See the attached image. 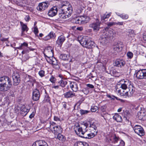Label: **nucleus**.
<instances>
[{
    "instance_id": "1",
    "label": "nucleus",
    "mask_w": 146,
    "mask_h": 146,
    "mask_svg": "<svg viewBox=\"0 0 146 146\" xmlns=\"http://www.w3.org/2000/svg\"><path fill=\"white\" fill-rule=\"evenodd\" d=\"M68 3L67 1H63L59 4L58 13V16L60 18H68L72 13V8L71 5H68Z\"/></svg>"
},
{
    "instance_id": "2",
    "label": "nucleus",
    "mask_w": 146,
    "mask_h": 146,
    "mask_svg": "<svg viewBox=\"0 0 146 146\" xmlns=\"http://www.w3.org/2000/svg\"><path fill=\"white\" fill-rule=\"evenodd\" d=\"M123 80L124 83H121L119 86L123 90L127 89V91L125 93V94L128 97H131L132 96L135 91V88L132 82L129 80Z\"/></svg>"
},
{
    "instance_id": "3",
    "label": "nucleus",
    "mask_w": 146,
    "mask_h": 146,
    "mask_svg": "<svg viewBox=\"0 0 146 146\" xmlns=\"http://www.w3.org/2000/svg\"><path fill=\"white\" fill-rule=\"evenodd\" d=\"M12 82L11 79L6 76L0 78V91H7L11 87Z\"/></svg>"
},
{
    "instance_id": "4",
    "label": "nucleus",
    "mask_w": 146,
    "mask_h": 146,
    "mask_svg": "<svg viewBox=\"0 0 146 146\" xmlns=\"http://www.w3.org/2000/svg\"><path fill=\"white\" fill-rule=\"evenodd\" d=\"M107 33H104L102 36L99 39V40L100 43L103 45L106 44L108 42V39L110 37H113V35L110 33V35L107 34Z\"/></svg>"
},
{
    "instance_id": "5",
    "label": "nucleus",
    "mask_w": 146,
    "mask_h": 146,
    "mask_svg": "<svg viewBox=\"0 0 146 146\" xmlns=\"http://www.w3.org/2000/svg\"><path fill=\"white\" fill-rule=\"evenodd\" d=\"M100 23L99 22L98 19H96V22L90 24L89 25V27L93 29V31L95 32L98 31L100 28Z\"/></svg>"
},
{
    "instance_id": "6",
    "label": "nucleus",
    "mask_w": 146,
    "mask_h": 146,
    "mask_svg": "<svg viewBox=\"0 0 146 146\" xmlns=\"http://www.w3.org/2000/svg\"><path fill=\"white\" fill-rule=\"evenodd\" d=\"M133 129L135 133L141 136L144 135V131L143 128L139 125H136L133 127Z\"/></svg>"
},
{
    "instance_id": "7",
    "label": "nucleus",
    "mask_w": 146,
    "mask_h": 146,
    "mask_svg": "<svg viewBox=\"0 0 146 146\" xmlns=\"http://www.w3.org/2000/svg\"><path fill=\"white\" fill-rule=\"evenodd\" d=\"M136 77L139 79H146V69H142L138 71L136 73Z\"/></svg>"
},
{
    "instance_id": "8",
    "label": "nucleus",
    "mask_w": 146,
    "mask_h": 146,
    "mask_svg": "<svg viewBox=\"0 0 146 146\" xmlns=\"http://www.w3.org/2000/svg\"><path fill=\"white\" fill-rule=\"evenodd\" d=\"M125 64V62L122 59H117L114 61L113 65L114 66L117 67H122Z\"/></svg>"
},
{
    "instance_id": "9",
    "label": "nucleus",
    "mask_w": 146,
    "mask_h": 146,
    "mask_svg": "<svg viewBox=\"0 0 146 146\" xmlns=\"http://www.w3.org/2000/svg\"><path fill=\"white\" fill-rule=\"evenodd\" d=\"M13 80V85L17 86L19 84L21 81L20 75L17 73H15L12 76Z\"/></svg>"
},
{
    "instance_id": "10",
    "label": "nucleus",
    "mask_w": 146,
    "mask_h": 146,
    "mask_svg": "<svg viewBox=\"0 0 146 146\" xmlns=\"http://www.w3.org/2000/svg\"><path fill=\"white\" fill-rule=\"evenodd\" d=\"M32 98L35 101L38 100L40 97V93L39 91L37 89L34 90L32 92Z\"/></svg>"
},
{
    "instance_id": "11",
    "label": "nucleus",
    "mask_w": 146,
    "mask_h": 146,
    "mask_svg": "<svg viewBox=\"0 0 146 146\" xmlns=\"http://www.w3.org/2000/svg\"><path fill=\"white\" fill-rule=\"evenodd\" d=\"M48 6V1L43 2L39 4L37 9V10L41 11L45 10Z\"/></svg>"
},
{
    "instance_id": "12",
    "label": "nucleus",
    "mask_w": 146,
    "mask_h": 146,
    "mask_svg": "<svg viewBox=\"0 0 146 146\" xmlns=\"http://www.w3.org/2000/svg\"><path fill=\"white\" fill-rule=\"evenodd\" d=\"M58 12V10L56 6H54L49 10L48 13V16L50 17H53L55 16L57 12Z\"/></svg>"
},
{
    "instance_id": "13",
    "label": "nucleus",
    "mask_w": 146,
    "mask_h": 146,
    "mask_svg": "<svg viewBox=\"0 0 146 146\" xmlns=\"http://www.w3.org/2000/svg\"><path fill=\"white\" fill-rule=\"evenodd\" d=\"M98 131H94L90 133H88L87 132L84 134L83 136H81V137L91 139L93 138L97 135Z\"/></svg>"
},
{
    "instance_id": "14",
    "label": "nucleus",
    "mask_w": 146,
    "mask_h": 146,
    "mask_svg": "<svg viewBox=\"0 0 146 146\" xmlns=\"http://www.w3.org/2000/svg\"><path fill=\"white\" fill-rule=\"evenodd\" d=\"M113 53L115 54L118 53L121 50V47L119 44L117 43H115L113 46Z\"/></svg>"
},
{
    "instance_id": "15",
    "label": "nucleus",
    "mask_w": 146,
    "mask_h": 146,
    "mask_svg": "<svg viewBox=\"0 0 146 146\" xmlns=\"http://www.w3.org/2000/svg\"><path fill=\"white\" fill-rule=\"evenodd\" d=\"M32 146H48L47 143L45 141L39 140L33 143Z\"/></svg>"
},
{
    "instance_id": "16",
    "label": "nucleus",
    "mask_w": 146,
    "mask_h": 146,
    "mask_svg": "<svg viewBox=\"0 0 146 146\" xmlns=\"http://www.w3.org/2000/svg\"><path fill=\"white\" fill-rule=\"evenodd\" d=\"M20 113L23 116H25L29 111V110L24 105L21 106L20 108Z\"/></svg>"
},
{
    "instance_id": "17",
    "label": "nucleus",
    "mask_w": 146,
    "mask_h": 146,
    "mask_svg": "<svg viewBox=\"0 0 146 146\" xmlns=\"http://www.w3.org/2000/svg\"><path fill=\"white\" fill-rule=\"evenodd\" d=\"M66 39L65 37L63 35H61L59 36L56 41V44L58 45H62Z\"/></svg>"
},
{
    "instance_id": "18",
    "label": "nucleus",
    "mask_w": 146,
    "mask_h": 146,
    "mask_svg": "<svg viewBox=\"0 0 146 146\" xmlns=\"http://www.w3.org/2000/svg\"><path fill=\"white\" fill-rule=\"evenodd\" d=\"M80 18L81 24H84L87 23L90 19V17L86 16H80Z\"/></svg>"
},
{
    "instance_id": "19",
    "label": "nucleus",
    "mask_w": 146,
    "mask_h": 146,
    "mask_svg": "<svg viewBox=\"0 0 146 146\" xmlns=\"http://www.w3.org/2000/svg\"><path fill=\"white\" fill-rule=\"evenodd\" d=\"M70 86L73 91L77 92L78 90V84L76 82H72L70 83Z\"/></svg>"
},
{
    "instance_id": "20",
    "label": "nucleus",
    "mask_w": 146,
    "mask_h": 146,
    "mask_svg": "<svg viewBox=\"0 0 146 146\" xmlns=\"http://www.w3.org/2000/svg\"><path fill=\"white\" fill-rule=\"evenodd\" d=\"M76 127L77 130L76 129L74 130L75 133L81 137V136H83L84 135L82 128L79 125L77 126Z\"/></svg>"
},
{
    "instance_id": "21",
    "label": "nucleus",
    "mask_w": 146,
    "mask_h": 146,
    "mask_svg": "<svg viewBox=\"0 0 146 146\" xmlns=\"http://www.w3.org/2000/svg\"><path fill=\"white\" fill-rule=\"evenodd\" d=\"M46 59L48 62L52 64L53 65H58L57 60L54 57L49 58H46Z\"/></svg>"
},
{
    "instance_id": "22",
    "label": "nucleus",
    "mask_w": 146,
    "mask_h": 146,
    "mask_svg": "<svg viewBox=\"0 0 146 146\" xmlns=\"http://www.w3.org/2000/svg\"><path fill=\"white\" fill-rule=\"evenodd\" d=\"M95 46V43L94 41L88 39V42L85 47L89 49L94 48Z\"/></svg>"
},
{
    "instance_id": "23",
    "label": "nucleus",
    "mask_w": 146,
    "mask_h": 146,
    "mask_svg": "<svg viewBox=\"0 0 146 146\" xmlns=\"http://www.w3.org/2000/svg\"><path fill=\"white\" fill-rule=\"evenodd\" d=\"M20 24L21 27L22 33L21 34L23 35L24 34L25 31L27 32L29 29L27 25L23 23L22 22H20Z\"/></svg>"
},
{
    "instance_id": "24",
    "label": "nucleus",
    "mask_w": 146,
    "mask_h": 146,
    "mask_svg": "<svg viewBox=\"0 0 146 146\" xmlns=\"http://www.w3.org/2000/svg\"><path fill=\"white\" fill-rule=\"evenodd\" d=\"M89 124L88 122L84 123L82 125L81 127L82 129V131L84 134L87 132V128L89 126Z\"/></svg>"
},
{
    "instance_id": "25",
    "label": "nucleus",
    "mask_w": 146,
    "mask_h": 146,
    "mask_svg": "<svg viewBox=\"0 0 146 146\" xmlns=\"http://www.w3.org/2000/svg\"><path fill=\"white\" fill-rule=\"evenodd\" d=\"M45 57H46L47 58H49L53 57V52H48L47 50H45L44 53Z\"/></svg>"
},
{
    "instance_id": "26",
    "label": "nucleus",
    "mask_w": 146,
    "mask_h": 146,
    "mask_svg": "<svg viewBox=\"0 0 146 146\" xmlns=\"http://www.w3.org/2000/svg\"><path fill=\"white\" fill-rule=\"evenodd\" d=\"M146 117V113H145L144 112L141 111L138 113V117L139 120H143Z\"/></svg>"
},
{
    "instance_id": "27",
    "label": "nucleus",
    "mask_w": 146,
    "mask_h": 146,
    "mask_svg": "<svg viewBox=\"0 0 146 146\" xmlns=\"http://www.w3.org/2000/svg\"><path fill=\"white\" fill-rule=\"evenodd\" d=\"M113 118L117 122H121L122 119L121 117L117 114H115L113 116Z\"/></svg>"
},
{
    "instance_id": "28",
    "label": "nucleus",
    "mask_w": 146,
    "mask_h": 146,
    "mask_svg": "<svg viewBox=\"0 0 146 146\" xmlns=\"http://www.w3.org/2000/svg\"><path fill=\"white\" fill-rule=\"evenodd\" d=\"M127 32L128 33V36L129 39H131L133 37L135 36V34L134 33V31L133 30L129 29L128 30Z\"/></svg>"
},
{
    "instance_id": "29",
    "label": "nucleus",
    "mask_w": 146,
    "mask_h": 146,
    "mask_svg": "<svg viewBox=\"0 0 146 146\" xmlns=\"http://www.w3.org/2000/svg\"><path fill=\"white\" fill-rule=\"evenodd\" d=\"M52 127L55 135H56L58 134V133H59V132L61 130V128L59 126H57L55 127Z\"/></svg>"
},
{
    "instance_id": "30",
    "label": "nucleus",
    "mask_w": 146,
    "mask_h": 146,
    "mask_svg": "<svg viewBox=\"0 0 146 146\" xmlns=\"http://www.w3.org/2000/svg\"><path fill=\"white\" fill-rule=\"evenodd\" d=\"M55 137L57 138L60 140L63 141H65L66 140L65 137L59 133H58V134L57 135H55Z\"/></svg>"
},
{
    "instance_id": "31",
    "label": "nucleus",
    "mask_w": 146,
    "mask_h": 146,
    "mask_svg": "<svg viewBox=\"0 0 146 146\" xmlns=\"http://www.w3.org/2000/svg\"><path fill=\"white\" fill-rule=\"evenodd\" d=\"M88 123L89 124V127L90 128V129L93 130L94 131H97L96 129L97 127L96 126L95 124L94 123H90V122H88ZM98 131V130H97Z\"/></svg>"
},
{
    "instance_id": "32",
    "label": "nucleus",
    "mask_w": 146,
    "mask_h": 146,
    "mask_svg": "<svg viewBox=\"0 0 146 146\" xmlns=\"http://www.w3.org/2000/svg\"><path fill=\"white\" fill-rule=\"evenodd\" d=\"M75 94H74L71 91H69L65 93L64 94L66 98H71L74 96Z\"/></svg>"
},
{
    "instance_id": "33",
    "label": "nucleus",
    "mask_w": 146,
    "mask_h": 146,
    "mask_svg": "<svg viewBox=\"0 0 146 146\" xmlns=\"http://www.w3.org/2000/svg\"><path fill=\"white\" fill-rule=\"evenodd\" d=\"M88 39L87 38H84L82 40V41L80 43V44L82 45L83 46L85 47L86 46V44L88 42Z\"/></svg>"
},
{
    "instance_id": "34",
    "label": "nucleus",
    "mask_w": 146,
    "mask_h": 146,
    "mask_svg": "<svg viewBox=\"0 0 146 146\" xmlns=\"http://www.w3.org/2000/svg\"><path fill=\"white\" fill-rule=\"evenodd\" d=\"M69 56L65 54H61L60 56V58L63 60H68L69 58Z\"/></svg>"
},
{
    "instance_id": "35",
    "label": "nucleus",
    "mask_w": 146,
    "mask_h": 146,
    "mask_svg": "<svg viewBox=\"0 0 146 146\" xmlns=\"http://www.w3.org/2000/svg\"><path fill=\"white\" fill-rule=\"evenodd\" d=\"M113 138V141H112V143H117L118 141H119L120 140L119 138L117 137L115 135H114L112 136Z\"/></svg>"
},
{
    "instance_id": "36",
    "label": "nucleus",
    "mask_w": 146,
    "mask_h": 146,
    "mask_svg": "<svg viewBox=\"0 0 146 146\" xmlns=\"http://www.w3.org/2000/svg\"><path fill=\"white\" fill-rule=\"evenodd\" d=\"M28 46V44L26 42H24L21 44L20 46L17 48L19 49L24 50L27 48Z\"/></svg>"
},
{
    "instance_id": "37",
    "label": "nucleus",
    "mask_w": 146,
    "mask_h": 146,
    "mask_svg": "<svg viewBox=\"0 0 146 146\" xmlns=\"http://www.w3.org/2000/svg\"><path fill=\"white\" fill-rule=\"evenodd\" d=\"M72 21L73 23L76 24H81L80 17L74 19H72Z\"/></svg>"
},
{
    "instance_id": "38",
    "label": "nucleus",
    "mask_w": 146,
    "mask_h": 146,
    "mask_svg": "<svg viewBox=\"0 0 146 146\" xmlns=\"http://www.w3.org/2000/svg\"><path fill=\"white\" fill-rule=\"evenodd\" d=\"M58 83L60 84V86L62 87H64L67 84V82L66 81L61 80L60 81L58 82Z\"/></svg>"
},
{
    "instance_id": "39",
    "label": "nucleus",
    "mask_w": 146,
    "mask_h": 146,
    "mask_svg": "<svg viewBox=\"0 0 146 146\" xmlns=\"http://www.w3.org/2000/svg\"><path fill=\"white\" fill-rule=\"evenodd\" d=\"M80 114L83 115L89 113L90 112V111L88 110L81 109L80 110Z\"/></svg>"
},
{
    "instance_id": "40",
    "label": "nucleus",
    "mask_w": 146,
    "mask_h": 146,
    "mask_svg": "<svg viewBox=\"0 0 146 146\" xmlns=\"http://www.w3.org/2000/svg\"><path fill=\"white\" fill-rule=\"evenodd\" d=\"M82 144V142H76L75 143L74 145V146H80V144ZM83 145L84 146H89L88 144L86 143H85L84 144H83Z\"/></svg>"
},
{
    "instance_id": "41",
    "label": "nucleus",
    "mask_w": 146,
    "mask_h": 146,
    "mask_svg": "<svg viewBox=\"0 0 146 146\" xmlns=\"http://www.w3.org/2000/svg\"><path fill=\"white\" fill-rule=\"evenodd\" d=\"M88 76H88V77H89V78H92L96 77V72H95L94 71H93L92 73H90V75H88Z\"/></svg>"
},
{
    "instance_id": "42",
    "label": "nucleus",
    "mask_w": 146,
    "mask_h": 146,
    "mask_svg": "<svg viewBox=\"0 0 146 146\" xmlns=\"http://www.w3.org/2000/svg\"><path fill=\"white\" fill-rule=\"evenodd\" d=\"M118 15L124 19H127L129 17L128 15L127 14H120V15Z\"/></svg>"
},
{
    "instance_id": "43",
    "label": "nucleus",
    "mask_w": 146,
    "mask_h": 146,
    "mask_svg": "<svg viewBox=\"0 0 146 146\" xmlns=\"http://www.w3.org/2000/svg\"><path fill=\"white\" fill-rule=\"evenodd\" d=\"M106 108L107 106L106 105H104L102 106H101L99 107L100 109L103 112H104L106 111Z\"/></svg>"
},
{
    "instance_id": "44",
    "label": "nucleus",
    "mask_w": 146,
    "mask_h": 146,
    "mask_svg": "<svg viewBox=\"0 0 146 146\" xmlns=\"http://www.w3.org/2000/svg\"><path fill=\"white\" fill-rule=\"evenodd\" d=\"M48 35L50 38H54L56 37L55 34L53 32H51Z\"/></svg>"
},
{
    "instance_id": "45",
    "label": "nucleus",
    "mask_w": 146,
    "mask_h": 146,
    "mask_svg": "<svg viewBox=\"0 0 146 146\" xmlns=\"http://www.w3.org/2000/svg\"><path fill=\"white\" fill-rule=\"evenodd\" d=\"M44 101L50 102V98L48 96L46 95L45 96Z\"/></svg>"
},
{
    "instance_id": "46",
    "label": "nucleus",
    "mask_w": 146,
    "mask_h": 146,
    "mask_svg": "<svg viewBox=\"0 0 146 146\" xmlns=\"http://www.w3.org/2000/svg\"><path fill=\"white\" fill-rule=\"evenodd\" d=\"M56 80V78L53 76H52L49 80L52 83H55Z\"/></svg>"
},
{
    "instance_id": "47",
    "label": "nucleus",
    "mask_w": 146,
    "mask_h": 146,
    "mask_svg": "<svg viewBox=\"0 0 146 146\" xmlns=\"http://www.w3.org/2000/svg\"><path fill=\"white\" fill-rule=\"evenodd\" d=\"M98 109V107L96 106L92 107L91 110L92 112H95Z\"/></svg>"
},
{
    "instance_id": "48",
    "label": "nucleus",
    "mask_w": 146,
    "mask_h": 146,
    "mask_svg": "<svg viewBox=\"0 0 146 146\" xmlns=\"http://www.w3.org/2000/svg\"><path fill=\"white\" fill-rule=\"evenodd\" d=\"M29 78V81L31 82L32 83H35L36 82V80L34 78H33V77L32 76L28 75Z\"/></svg>"
},
{
    "instance_id": "49",
    "label": "nucleus",
    "mask_w": 146,
    "mask_h": 146,
    "mask_svg": "<svg viewBox=\"0 0 146 146\" xmlns=\"http://www.w3.org/2000/svg\"><path fill=\"white\" fill-rule=\"evenodd\" d=\"M133 54L131 52H128L127 53V56L129 58H131L133 57Z\"/></svg>"
},
{
    "instance_id": "50",
    "label": "nucleus",
    "mask_w": 146,
    "mask_h": 146,
    "mask_svg": "<svg viewBox=\"0 0 146 146\" xmlns=\"http://www.w3.org/2000/svg\"><path fill=\"white\" fill-rule=\"evenodd\" d=\"M38 74L40 76L42 77L44 76V71L43 70H41L39 72Z\"/></svg>"
},
{
    "instance_id": "51",
    "label": "nucleus",
    "mask_w": 146,
    "mask_h": 146,
    "mask_svg": "<svg viewBox=\"0 0 146 146\" xmlns=\"http://www.w3.org/2000/svg\"><path fill=\"white\" fill-rule=\"evenodd\" d=\"M45 50H48V52H53V50L51 46H48L47 48H46V49Z\"/></svg>"
},
{
    "instance_id": "52",
    "label": "nucleus",
    "mask_w": 146,
    "mask_h": 146,
    "mask_svg": "<svg viewBox=\"0 0 146 146\" xmlns=\"http://www.w3.org/2000/svg\"><path fill=\"white\" fill-rule=\"evenodd\" d=\"M34 32L36 35L38 33V30L36 27H35L34 28Z\"/></svg>"
},
{
    "instance_id": "53",
    "label": "nucleus",
    "mask_w": 146,
    "mask_h": 146,
    "mask_svg": "<svg viewBox=\"0 0 146 146\" xmlns=\"http://www.w3.org/2000/svg\"><path fill=\"white\" fill-rule=\"evenodd\" d=\"M107 97L109 98H110L111 99L114 100L115 98L117 99V98L114 96H111L109 95H107Z\"/></svg>"
},
{
    "instance_id": "54",
    "label": "nucleus",
    "mask_w": 146,
    "mask_h": 146,
    "mask_svg": "<svg viewBox=\"0 0 146 146\" xmlns=\"http://www.w3.org/2000/svg\"><path fill=\"white\" fill-rule=\"evenodd\" d=\"M101 19L102 21H106V19L107 18H106V15L104 14L102 16H101Z\"/></svg>"
},
{
    "instance_id": "55",
    "label": "nucleus",
    "mask_w": 146,
    "mask_h": 146,
    "mask_svg": "<svg viewBox=\"0 0 146 146\" xmlns=\"http://www.w3.org/2000/svg\"><path fill=\"white\" fill-rule=\"evenodd\" d=\"M109 27H108V26H107V27H106V28H104L105 30L106 31V33H107V34L106 35H107V34H108V33H109L110 32V33H112V35L113 34V33H112V31H109L108 32H107V31L108 30V29H109Z\"/></svg>"
},
{
    "instance_id": "56",
    "label": "nucleus",
    "mask_w": 146,
    "mask_h": 146,
    "mask_svg": "<svg viewBox=\"0 0 146 146\" xmlns=\"http://www.w3.org/2000/svg\"><path fill=\"white\" fill-rule=\"evenodd\" d=\"M115 23L114 22H109L107 24V25L108 27H111L113 25H115Z\"/></svg>"
},
{
    "instance_id": "57",
    "label": "nucleus",
    "mask_w": 146,
    "mask_h": 146,
    "mask_svg": "<svg viewBox=\"0 0 146 146\" xmlns=\"http://www.w3.org/2000/svg\"><path fill=\"white\" fill-rule=\"evenodd\" d=\"M62 105L65 109L66 108L67 103L65 102H63L62 103Z\"/></svg>"
},
{
    "instance_id": "58",
    "label": "nucleus",
    "mask_w": 146,
    "mask_h": 146,
    "mask_svg": "<svg viewBox=\"0 0 146 146\" xmlns=\"http://www.w3.org/2000/svg\"><path fill=\"white\" fill-rule=\"evenodd\" d=\"M8 38H4L3 37H2L1 36V39L0 40L1 41L4 42L5 41H8Z\"/></svg>"
},
{
    "instance_id": "59",
    "label": "nucleus",
    "mask_w": 146,
    "mask_h": 146,
    "mask_svg": "<svg viewBox=\"0 0 146 146\" xmlns=\"http://www.w3.org/2000/svg\"><path fill=\"white\" fill-rule=\"evenodd\" d=\"M50 39V38L48 35L43 38L44 40L45 41L48 40H49Z\"/></svg>"
},
{
    "instance_id": "60",
    "label": "nucleus",
    "mask_w": 146,
    "mask_h": 146,
    "mask_svg": "<svg viewBox=\"0 0 146 146\" xmlns=\"http://www.w3.org/2000/svg\"><path fill=\"white\" fill-rule=\"evenodd\" d=\"M86 86L87 87H89L90 88H94V86L92 84H86Z\"/></svg>"
},
{
    "instance_id": "61",
    "label": "nucleus",
    "mask_w": 146,
    "mask_h": 146,
    "mask_svg": "<svg viewBox=\"0 0 146 146\" xmlns=\"http://www.w3.org/2000/svg\"><path fill=\"white\" fill-rule=\"evenodd\" d=\"M83 38V37L82 36H80L78 37L77 38V40L78 41L80 42V43L81 42V41H82V40L83 38Z\"/></svg>"
},
{
    "instance_id": "62",
    "label": "nucleus",
    "mask_w": 146,
    "mask_h": 146,
    "mask_svg": "<svg viewBox=\"0 0 146 146\" xmlns=\"http://www.w3.org/2000/svg\"><path fill=\"white\" fill-rule=\"evenodd\" d=\"M30 18L29 15L26 16L25 18V20L26 21H28L29 20Z\"/></svg>"
},
{
    "instance_id": "63",
    "label": "nucleus",
    "mask_w": 146,
    "mask_h": 146,
    "mask_svg": "<svg viewBox=\"0 0 146 146\" xmlns=\"http://www.w3.org/2000/svg\"><path fill=\"white\" fill-rule=\"evenodd\" d=\"M34 115L35 113L34 112H33L29 115V117L31 119H32L34 117Z\"/></svg>"
},
{
    "instance_id": "64",
    "label": "nucleus",
    "mask_w": 146,
    "mask_h": 146,
    "mask_svg": "<svg viewBox=\"0 0 146 146\" xmlns=\"http://www.w3.org/2000/svg\"><path fill=\"white\" fill-rule=\"evenodd\" d=\"M76 30L80 31H82L83 30V28L82 27H78L76 28Z\"/></svg>"
}]
</instances>
